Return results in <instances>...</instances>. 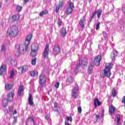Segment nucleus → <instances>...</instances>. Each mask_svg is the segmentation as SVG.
<instances>
[{"instance_id":"obj_1","label":"nucleus","mask_w":125,"mask_h":125,"mask_svg":"<svg viewBox=\"0 0 125 125\" xmlns=\"http://www.w3.org/2000/svg\"><path fill=\"white\" fill-rule=\"evenodd\" d=\"M32 38H33V35L32 34H29L26 37L23 44L16 45L15 47L16 49L19 51L20 53L25 54V53L29 50V45H30Z\"/></svg>"},{"instance_id":"obj_2","label":"nucleus","mask_w":125,"mask_h":125,"mask_svg":"<svg viewBox=\"0 0 125 125\" xmlns=\"http://www.w3.org/2000/svg\"><path fill=\"white\" fill-rule=\"evenodd\" d=\"M113 67V63H106L105 65L104 69L103 70V72L101 73V77L104 78V77H107V78H110L112 73H111V69Z\"/></svg>"},{"instance_id":"obj_3","label":"nucleus","mask_w":125,"mask_h":125,"mask_svg":"<svg viewBox=\"0 0 125 125\" xmlns=\"http://www.w3.org/2000/svg\"><path fill=\"white\" fill-rule=\"evenodd\" d=\"M19 33V30L18 27L16 25H12L9 27L6 32V35L8 37H17Z\"/></svg>"},{"instance_id":"obj_4","label":"nucleus","mask_w":125,"mask_h":125,"mask_svg":"<svg viewBox=\"0 0 125 125\" xmlns=\"http://www.w3.org/2000/svg\"><path fill=\"white\" fill-rule=\"evenodd\" d=\"M46 76L43 74V73H41L39 76V83L41 85L40 89H42V87H43V84H45L46 83Z\"/></svg>"},{"instance_id":"obj_5","label":"nucleus","mask_w":125,"mask_h":125,"mask_svg":"<svg viewBox=\"0 0 125 125\" xmlns=\"http://www.w3.org/2000/svg\"><path fill=\"white\" fill-rule=\"evenodd\" d=\"M43 57L45 59H48L49 55V44H46L44 50L42 53Z\"/></svg>"},{"instance_id":"obj_6","label":"nucleus","mask_w":125,"mask_h":125,"mask_svg":"<svg viewBox=\"0 0 125 125\" xmlns=\"http://www.w3.org/2000/svg\"><path fill=\"white\" fill-rule=\"evenodd\" d=\"M102 60V56L100 55H98L96 56L94 59V64L97 67L100 66V62Z\"/></svg>"},{"instance_id":"obj_7","label":"nucleus","mask_w":125,"mask_h":125,"mask_svg":"<svg viewBox=\"0 0 125 125\" xmlns=\"http://www.w3.org/2000/svg\"><path fill=\"white\" fill-rule=\"evenodd\" d=\"M74 7H75V6H74V3L70 2L69 6L66 9V13L67 15H69L73 12V8H74Z\"/></svg>"},{"instance_id":"obj_8","label":"nucleus","mask_w":125,"mask_h":125,"mask_svg":"<svg viewBox=\"0 0 125 125\" xmlns=\"http://www.w3.org/2000/svg\"><path fill=\"white\" fill-rule=\"evenodd\" d=\"M96 13L97 14V17L98 18H100V16H101V14H102V11L99 10V11H95V12L93 13V15L92 17H91V18L90 19L89 23H91V21H92V19L94 18V16L96 15Z\"/></svg>"},{"instance_id":"obj_9","label":"nucleus","mask_w":125,"mask_h":125,"mask_svg":"<svg viewBox=\"0 0 125 125\" xmlns=\"http://www.w3.org/2000/svg\"><path fill=\"white\" fill-rule=\"evenodd\" d=\"M53 51L55 55H57V54H59L61 52V48H60V46L58 45H54Z\"/></svg>"},{"instance_id":"obj_10","label":"nucleus","mask_w":125,"mask_h":125,"mask_svg":"<svg viewBox=\"0 0 125 125\" xmlns=\"http://www.w3.org/2000/svg\"><path fill=\"white\" fill-rule=\"evenodd\" d=\"M7 100L9 102H12L13 101V99L14 98V92H9L7 95Z\"/></svg>"},{"instance_id":"obj_11","label":"nucleus","mask_w":125,"mask_h":125,"mask_svg":"<svg viewBox=\"0 0 125 125\" xmlns=\"http://www.w3.org/2000/svg\"><path fill=\"white\" fill-rule=\"evenodd\" d=\"M28 102L29 105L33 106L34 105V99L33 98V95L31 93L28 94Z\"/></svg>"},{"instance_id":"obj_12","label":"nucleus","mask_w":125,"mask_h":125,"mask_svg":"<svg viewBox=\"0 0 125 125\" xmlns=\"http://www.w3.org/2000/svg\"><path fill=\"white\" fill-rule=\"evenodd\" d=\"M116 56H118V51L116 50H113L112 53L110 55L112 61L115 62Z\"/></svg>"},{"instance_id":"obj_13","label":"nucleus","mask_w":125,"mask_h":125,"mask_svg":"<svg viewBox=\"0 0 125 125\" xmlns=\"http://www.w3.org/2000/svg\"><path fill=\"white\" fill-rule=\"evenodd\" d=\"M116 56H118V51L116 50H113L112 53L110 55L112 61L115 62Z\"/></svg>"},{"instance_id":"obj_14","label":"nucleus","mask_w":125,"mask_h":125,"mask_svg":"<svg viewBox=\"0 0 125 125\" xmlns=\"http://www.w3.org/2000/svg\"><path fill=\"white\" fill-rule=\"evenodd\" d=\"M28 65H25L22 66H20L18 68V69L20 70H21V74H23V73H26L28 71Z\"/></svg>"},{"instance_id":"obj_15","label":"nucleus","mask_w":125,"mask_h":125,"mask_svg":"<svg viewBox=\"0 0 125 125\" xmlns=\"http://www.w3.org/2000/svg\"><path fill=\"white\" fill-rule=\"evenodd\" d=\"M85 21H86V19L84 16H83L79 21L78 23L81 26V28H84V22H85Z\"/></svg>"},{"instance_id":"obj_16","label":"nucleus","mask_w":125,"mask_h":125,"mask_svg":"<svg viewBox=\"0 0 125 125\" xmlns=\"http://www.w3.org/2000/svg\"><path fill=\"white\" fill-rule=\"evenodd\" d=\"M24 89H25L24 86L22 85H20L18 91V95H19V96H22L24 92Z\"/></svg>"},{"instance_id":"obj_17","label":"nucleus","mask_w":125,"mask_h":125,"mask_svg":"<svg viewBox=\"0 0 125 125\" xmlns=\"http://www.w3.org/2000/svg\"><path fill=\"white\" fill-rule=\"evenodd\" d=\"M6 70H7L6 65L2 64L0 67V76H2L3 75V73H4Z\"/></svg>"},{"instance_id":"obj_18","label":"nucleus","mask_w":125,"mask_h":125,"mask_svg":"<svg viewBox=\"0 0 125 125\" xmlns=\"http://www.w3.org/2000/svg\"><path fill=\"white\" fill-rule=\"evenodd\" d=\"M115 111H116V107H115V106H114L113 104L109 106V115H113V114H115Z\"/></svg>"},{"instance_id":"obj_19","label":"nucleus","mask_w":125,"mask_h":125,"mask_svg":"<svg viewBox=\"0 0 125 125\" xmlns=\"http://www.w3.org/2000/svg\"><path fill=\"white\" fill-rule=\"evenodd\" d=\"M31 50H39V44L38 43H34L31 45Z\"/></svg>"},{"instance_id":"obj_20","label":"nucleus","mask_w":125,"mask_h":125,"mask_svg":"<svg viewBox=\"0 0 125 125\" xmlns=\"http://www.w3.org/2000/svg\"><path fill=\"white\" fill-rule=\"evenodd\" d=\"M94 66V64L93 63H91L89 64L87 69V73L88 75H91L92 74V71H93Z\"/></svg>"},{"instance_id":"obj_21","label":"nucleus","mask_w":125,"mask_h":125,"mask_svg":"<svg viewBox=\"0 0 125 125\" xmlns=\"http://www.w3.org/2000/svg\"><path fill=\"white\" fill-rule=\"evenodd\" d=\"M79 90L78 88H76V86L74 87V88L73 89V92L72 93V96L74 97L75 99H77L78 97V93H77V91Z\"/></svg>"},{"instance_id":"obj_22","label":"nucleus","mask_w":125,"mask_h":125,"mask_svg":"<svg viewBox=\"0 0 125 125\" xmlns=\"http://www.w3.org/2000/svg\"><path fill=\"white\" fill-rule=\"evenodd\" d=\"M20 18L19 15H13L12 17V23H14V22H16V21H18Z\"/></svg>"},{"instance_id":"obj_23","label":"nucleus","mask_w":125,"mask_h":125,"mask_svg":"<svg viewBox=\"0 0 125 125\" xmlns=\"http://www.w3.org/2000/svg\"><path fill=\"white\" fill-rule=\"evenodd\" d=\"M97 104L98 106H101L102 104V103L99 101V99H98V98H95L94 99V104L96 108V107H97Z\"/></svg>"},{"instance_id":"obj_24","label":"nucleus","mask_w":125,"mask_h":125,"mask_svg":"<svg viewBox=\"0 0 125 125\" xmlns=\"http://www.w3.org/2000/svg\"><path fill=\"white\" fill-rule=\"evenodd\" d=\"M30 75L31 77H38L39 76V71L33 70L30 71Z\"/></svg>"},{"instance_id":"obj_25","label":"nucleus","mask_w":125,"mask_h":125,"mask_svg":"<svg viewBox=\"0 0 125 125\" xmlns=\"http://www.w3.org/2000/svg\"><path fill=\"white\" fill-rule=\"evenodd\" d=\"M74 82H75V78L71 76L68 77L66 80V83H73Z\"/></svg>"},{"instance_id":"obj_26","label":"nucleus","mask_w":125,"mask_h":125,"mask_svg":"<svg viewBox=\"0 0 125 125\" xmlns=\"http://www.w3.org/2000/svg\"><path fill=\"white\" fill-rule=\"evenodd\" d=\"M5 88L7 91H10L12 88V84L9 83L5 84Z\"/></svg>"},{"instance_id":"obj_27","label":"nucleus","mask_w":125,"mask_h":125,"mask_svg":"<svg viewBox=\"0 0 125 125\" xmlns=\"http://www.w3.org/2000/svg\"><path fill=\"white\" fill-rule=\"evenodd\" d=\"M9 102V101H8V100L6 99V98H4L2 102L3 107H7V105H8Z\"/></svg>"},{"instance_id":"obj_28","label":"nucleus","mask_w":125,"mask_h":125,"mask_svg":"<svg viewBox=\"0 0 125 125\" xmlns=\"http://www.w3.org/2000/svg\"><path fill=\"white\" fill-rule=\"evenodd\" d=\"M37 52H38V51L31 50L30 56H31V57H36V56H37Z\"/></svg>"},{"instance_id":"obj_29","label":"nucleus","mask_w":125,"mask_h":125,"mask_svg":"<svg viewBox=\"0 0 125 125\" xmlns=\"http://www.w3.org/2000/svg\"><path fill=\"white\" fill-rule=\"evenodd\" d=\"M88 63V60H87V58H84L81 61V64L83 65V66H85L86 64Z\"/></svg>"},{"instance_id":"obj_30","label":"nucleus","mask_w":125,"mask_h":125,"mask_svg":"<svg viewBox=\"0 0 125 125\" xmlns=\"http://www.w3.org/2000/svg\"><path fill=\"white\" fill-rule=\"evenodd\" d=\"M46 14H48V11L45 9L40 12L39 15L41 17H42L43 15H46Z\"/></svg>"},{"instance_id":"obj_31","label":"nucleus","mask_w":125,"mask_h":125,"mask_svg":"<svg viewBox=\"0 0 125 125\" xmlns=\"http://www.w3.org/2000/svg\"><path fill=\"white\" fill-rule=\"evenodd\" d=\"M33 122L34 125H36V122H35V119L33 117H28L26 120V123H28V122Z\"/></svg>"},{"instance_id":"obj_32","label":"nucleus","mask_w":125,"mask_h":125,"mask_svg":"<svg viewBox=\"0 0 125 125\" xmlns=\"http://www.w3.org/2000/svg\"><path fill=\"white\" fill-rule=\"evenodd\" d=\"M111 94H112V97H115L117 96V92L116 91V88L113 87L111 91Z\"/></svg>"},{"instance_id":"obj_33","label":"nucleus","mask_w":125,"mask_h":125,"mask_svg":"<svg viewBox=\"0 0 125 125\" xmlns=\"http://www.w3.org/2000/svg\"><path fill=\"white\" fill-rule=\"evenodd\" d=\"M67 31L66 30V28H62V35L63 36V37H65Z\"/></svg>"},{"instance_id":"obj_34","label":"nucleus","mask_w":125,"mask_h":125,"mask_svg":"<svg viewBox=\"0 0 125 125\" xmlns=\"http://www.w3.org/2000/svg\"><path fill=\"white\" fill-rule=\"evenodd\" d=\"M31 64L33 66H35L36 64H37V58H34L31 60Z\"/></svg>"},{"instance_id":"obj_35","label":"nucleus","mask_w":125,"mask_h":125,"mask_svg":"<svg viewBox=\"0 0 125 125\" xmlns=\"http://www.w3.org/2000/svg\"><path fill=\"white\" fill-rule=\"evenodd\" d=\"M15 75V71L14 70H12L11 71L10 74V79H13V77Z\"/></svg>"},{"instance_id":"obj_36","label":"nucleus","mask_w":125,"mask_h":125,"mask_svg":"<svg viewBox=\"0 0 125 125\" xmlns=\"http://www.w3.org/2000/svg\"><path fill=\"white\" fill-rule=\"evenodd\" d=\"M57 24L58 25V27H61L62 26V24H63V21L60 20V19H59L58 20Z\"/></svg>"},{"instance_id":"obj_37","label":"nucleus","mask_w":125,"mask_h":125,"mask_svg":"<svg viewBox=\"0 0 125 125\" xmlns=\"http://www.w3.org/2000/svg\"><path fill=\"white\" fill-rule=\"evenodd\" d=\"M11 64L12 66H14V67H15V66H16L17 65V62H16V61L11 60Z\"/></svg>"},{"instance_id":"obj_38","label":"nucleus","mask_w":125,"mask_h":125,"mask_svg":"<svg viewBox=\"0 0 125 125\" xmlns=\"http://www.w3.org/2000/svg\"><path fill=\"white\" fill-rule=\"evenodd\" d=\"M22 7L21 6L18 5L16 7V9L18 12H20L22 10Z\"/></svg>"},{"instance_id":"obj_39","label":"nucleus","mask_w":125,"mask_h":125,"mask_svg":"<svg viewBox=\"0 0 125 125\" xmlns=\"http://www.w3.org/2000/svg\"><path fill=\"white\" fill-rule=\"evenodd\" d=\"M79 66H81V61L79 62V64L76 66V68L74 70V72L75 74H78V69H79Z\"/></svg>"},{"instance_id":"obj_40","label":"nucleus","mask_w":125,"mask_h":125,"mask_svg":"<svg viewBox=\"0 0 125 125\" xmlns=\"http://www.w3.org/2000/svg\"><path fill=\"white\" fill-rule=\"evenodd\" d=\"M100 22H98V23L97 24V25L96 26V29L97 30V31H98V30H99V28L100 27Z\"/></svg>"},{"instance_id":"obj_41","label":"nucleus","mask_w":125,"mask_h":125,"mask_svg":"<svg viewBox=\"0 0 125 125\" xmlns=\"http://www.w3.org/2000/svg\"><path fill=\"white\" fill-rule=\"evenodd\" d=\"M66 120L67 121H70V122L71 123L72 121H73V119L72 118V116H67L66 117Z\"/></svg>"},{"instance_id":"obj_42","label":"nucleus","mask_w":125,"mask_h":125,"mask_svg":"<svg viewBox=\"0 0 125 125\" xmlns=\"http://www.w3.org/2000/svg\"><path fill=\"white\" fill-rule=\"evenodd\" d=\"M58 6L60 7H62V6H64V2L63 1H60Z\"/></svg>"},{"instance_id":"obj_43","label":"nucleus","mask_w":125,"mask_h":125,"mask_svg":"<svg viewBox=\"0 0 125 125\" xmlns=\"http://www.w3.org/2000/svg\"><path fill=\"white\" fill-rule=\"evenodd\" d=\"M60 84V83L59 82H57L55 84V87H56V88H58L59 87V85Z\"/></svg>"},{"instance_id":"obj_44","label":"nucleus","mask_w":125,"mask_h":125,"mask_svg":"<svg viewBox=\"0 0 125 125\" xmlns=\"http://www.w3.org/2000/svg\"><path fill=\"white\" fill-rule=\"evenodd\" d=\"M117 122H121V115L117 114Z\"/></svg>"},{"instance_id":"obj_45","label":"nucleus","mask_w":125,"mask_h":125,"mask_svg":"<svg viewBox=\"0 0 125 125\" xmlns=\"http://www.w3.org/2000/svg\"><path fill=\"white\" fill-rule=\"evenodd\" d=\"M103 35L105 39H107V38H108V35L107 34V33L103 32Z\"/></svg>"},{"instance_id":"obj_46","label":"nucleus","mask_w":125,"mask_h":125,"mask_svg":"<svg viewBox=\"0 0 125 125\" xmlns=\"http://www.w3.org/2000/svg\"><path fill=\"white\" fill-rule=\"evenodd\" d=\"M20 54H21L20 53V52H19V50H18V52H16V56L17 57H19V56H20Z\"/></svg>"},{"instance_id":"obj_47","label":"nucleus","mask_w":125,"mask_h":125,"mask_svg":"<svg viewBox=\"0 0 125 125\" xmlns=\"http://www.w3.org/2000/svg\"><path fill=\"white\" fill-rule=\"evenodd\" d=\"M60 8V7H59V6H57L56 8V13H58V12H59Z\"/></svg>"},{"instance_id":"obj_48","label":"nucleus","mask_w":125,"mask_h":125,"mask_svg":"<svg viewBox=\"0 0 125 125\" xmlns=\"http://www.w3.org/2000/svg\"><path fill=\"white\" fill-rule=\"evenodd\" d=\"M82 107L80 106L79 107H78V112L80 113V114H81L82 113Z\"/></svg>"},{"instance_id":"obj_49","label":"nucleus","mask_w":125,"mask_h":125,"mask_svg":"<svg viewBox=\"0 0 125 125\" xmlns=\"http://www.w3.org/2000/svg\"><path fill=\"white\" fill-rule=\"evenodd\" d=\"M100 119V116L99 114H97L96 115V121H98Z\"/></svg>"},{"instance_id":"obj_50","label":"nucleus","mask_w":125,"mask_h":125,"mask_svg":"<svg viewBox=\"0 0 125 125\" xmlns=\"http://www.w3.org/2000/svg\"><path fill=\"white\" fill-rule=\"evenodd\" d=\"M122 103L125 104V95L122 98Z\"/></svg>"},{"instance_id":"obj_51","label":"nucleus","mask_w":125,"mask_h":125,"mask_svg":"<svg viewBox=\"0 0 125 125\" xmlns=\"http://www.w3.org/2000/svg\"><path fill=\"white\" fill-rule=\"evenodd\" d=\"M5 47L4 46H2L1 48V51H5Z\"/></svg>"},{"instance_id":"obj_52","label":"nucleus","mask_w":125,"mask_h":125,"mask_svg":"<svg viewBox=\"0 0 125 125\" xmlns=\"http://www.w3.org/2000/svg\"><path fill=\"white\" fill-rule=\"evenodd\" d=\"M9 112H13V106H11L9 107Z\"/></svg>"},{"instance_id":"obj_53","label":"nucleus","mask_w":125,"mask_h":125,"mask_svg":"<svg viewBox=\"0 0 125 125\" xmlns=\"http://www.w3.org/2000/svg\"><path fill=\"white\" fill-rule=\"evenodd\" d=\"M54 106L55 108H57L58 107V104H57L56 102L54 103Z\"/></svg>"},{"instance_id":"obj_54","label":"nucleus","mask_w":125,"mask_h":125,"mask_svg":"<svg viewBox=\"0 0 125 125\" xmlns=\"http://www.w3.org/2000/svg\"><path fill=\"white\" fill-rule=\"evenodd\" d=\"M16 114H17V110H15L14 111V112H13V115H16Z\"/></svg>"},{"instance_id":"obj_55","label":"nucleus","mask_w":125,"mask_h":125,"mask_svg":"<svg viewBox=\"0 0 125 125\" xmlns=\"http://www.w3.org/2000/svg\"><path fill=\"white\" fill-rule=\"evenodd\" d=\"M64 125H72L69 124L68 123H67V122H64Z\"/></svg>"},{"instance_id":"obj_56","label":"nucleus","mask_w":125,"mask_h":125,"mask_svg":"<svg viewBox=\"0 0 125 125\" xmlns=\"http://www.w3.org/2000/svg\"><path fill=\"white\" fill-rule=\"evenodd\" d=\"M45 119H46V120H48V116L45 115Z\"/></svg>"},{"instance_id":"obj_57","label":"nucleus","mask_w":125,"mask_h":125,"mask_svg":"<svg viewBox=\"0 0 125 125\" xmlns=\"http://www.w3.org/2000/svg\"><path fill=\"white\" fill-rule=\"evenodd\" d=\"M117 125H121V121L117 122Z\"/></svg>"},{"instance_id":"obj_58","label":"nucleus","mask_w":125,"mask_h":125,"mask_svg":"<svg viewBox=\"0 0 125 125\" xmlns=\"http://www.w3.org/2000/svg\"><path fill=\"white\" fill-rule=\"evenodd\" d=\"M28 1H29V0H24V2H25V3H27Z\"/></svg>"},{"instance_id":"obj_59","label":"nucleus","mask_w":125,"mask_h":125,"mask_svg":"<svg viewBox=\"0 0 125 125\" xmlns=\"http://www.w3.org/2000/svg\"><path fill=\"white\" fill-rule=\"evenodd\" d=\"M0 7H1V2H0Z\"/></svg>"},{"instance_id":"obj_60","label":"nucleus","mask_w":125,"mask_h":125,"mask_svg":"<svg viewBox=\"0 0 125 125\" xmlns=\"http://www.w3.org/2000/svg\"><path fill=\"white\" fill-rule=\"evenodd\" d=\"M26 125H28V122L26 123Z\"/></svg>"},{"instance_id":"obj_61","label":"nucleus","mask_w":125,"mask_h":125,"mask_svg":"<svg viewBox=\"0 0 125 125\" xmlns=\"http://www.w3.org/2000/svg\"><path fill=\"white\" fill-rule=\"evenodd\" d=\"M15 123H16V120H15Z\"/></svg>"},{"instance_id":"obj_62","label":"nucleus","mask_w":125,"mask_h":125,"mask_svg":"<svg viewBox=\"0 0 125 125\" xmlns=\"http://www.w3.org/2000/svg\"><path fill=\"white\" fill-rule=\"evenodd\" d=\"M7 0H6V1H7Z\"/></svg>"}]
</instances>
